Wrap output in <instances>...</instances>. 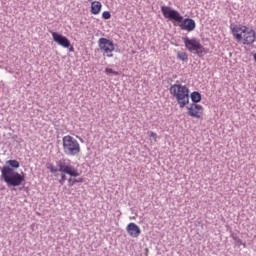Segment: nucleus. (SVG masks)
I'll list each match as a JSON object with an SVG mask.
<instances>
[{"mask_svg": "<svg viewBox=\"0 0 256 256\" xmlns=\"http://www.w3.org/2000/svg\"><path fill=\"white\" fill-rule=\"evenodd\" d=\"M98 47L100 51H103V55H105V53H113L117 44H114L113 40L109 38L101 37L98 40Z\"/></svg>", "mask_w": 256, "mask_h": 256, "instance_id": "obj_9", "label": "nucleus"}, {"mask_svg": "<svg viewBox=\"0 0 256 256\" xmlns=\"http://www.w3.org/2000/svg\"><path fill=\"white\" fill-rule=\"evenodd\" d=\"M116 53H121V49H119V47L115 46V50Z\"/></svg>", "mask_w": 256, "mask_h": 256, "instance_id": "obj_20", "label": "nucleus"}, {"mask_svg": "<svg viewBox=\"0 0 256 256\" xmlns=\"http://www.w3.org/2000/svg\"><path fill=\"white\" fill-rule=\"evenodd\" d=\"M145 251V256H149V248H146Z\"/></svg>", "mask_w": 256, "mask_h": 256, "instance_id": "obj_22", "label": "nucleus"}, {"mask_svg": "<svg viewBox=\"0 0 256 256\" xmlns=\"http://www.w3.org/2000/svg\"><path fill=\"white\" fill-rule=\"evenodd\" d=\"M105 73H106V75H116V76L120 75L119 72L113 70L112 68H106Z\"/></svg>", "mask_w": 256, "mask_h": 256, "instance_id": "obj_16", "label": "nucleus"}, {"mask_svg": "<svg viewBox=\"0 0 256 256\" xmlns=\"http://www.w3.org/2000/svg\"><path fill=\"white\" fill-rule=\"evenodd\" d=\"M1 178L8 187H21L25 183V173H19L9 166L2 167Z\"/></svg>", "mask_w": 256, "mask_h": 256, "instance_id": "obj_4", "label": "nucleus"}, {"mask_svg": "<svg viewBox=\"0 0 256 256\" xmlns=\"http://www.w3.org/2000/svg\"><path fill=\"white\" fill-rule=\"evenodd\" d=\"M126 231L130 237L137 238L141 235V228L135 222H130L126 226Z\"/></svg>", "mask_w": 256, "mask_h": 256, "instance_id": "obj_11", "label": "nucleus"}, {"mask_svg": "<svg viewBox=\"0 0 256 256\" xmlns=\"http://www.w3.org/2000/svg\"><path fill=\"white\" fill-rule=\"evenodd\" d=\"M102 18H104L105 20L111 19V12H109V11H104V12L102 13Z\"/></svg>", "mask_w": 256, "mask_h": 256, "instance_id": "obj_17", "label": "nucleus"}, {"mask_svg": "<svg viewBox=\"0 0 256 256\" xmlns=\"http://www.w3.org/2000/svg\"><path fill=\"white\" fill-rule=\"evenodd\" d=\"M230 237L235 241V246L236 247H241V245L244 247V249L247 248V243L243 242L241 238L237 235L235 232H231Z\"/></svg>", "mask_w": 256, "mask_h": 256, "instance_id": "obj_13", "label": "nucleus"}, {"mask_svg": "<svg viewBox=\"0 0 256 256\" xmlns=\"http://www.w3.org/2000/svg\"><path fill=\"white\" fill-rule=\"evenodd\" d=\"M68 49H69V51H70V52L75 51V48H74L71 44H70V46H69V48H68Z\"/></svg>", "mask_w": 256, "mask_h": 256, "instance_id": "obj_19", "label": "nucleus"}, {"mask_svg": "<svg viewBox=\"0 0 256 256\" xmlns=\"http://www.w3.org/2000/svg\"><path fill=\"white\" fill-rule=\"evenodd\" d=\"M6 166L10 167V169H19L21 167V164L17 160H8L6 161Z\"/></svg>", "mask_w": 256, "mask_h": 256, "instance_id": "obj_14", "label": "nucleus"}, {"mask_svg": "<svg viewBox=\"0 0 256 256\" xmlns=\"http://www.w3.org/2000/svg\"><path fill=\"white\" fill-rule=\"evenodd\" d=\"M182 40L187 51L197 55V57L203 58L204 55L209 53V49L205 48V46L201 44V40L197 38H189L186 36L182 37Z\"/></svg>", "mask_w": 256, "mask_h": 256, "instance_id": "obj_6", "label": "nucleus"}, {"mask_svg": "<svg viewBox=\"0 0 256 256\" xmlns=\"http://www.w3.org/2000/svg\"><path fill=\"white\" fill-rule=\"evenodd\" d=\"M170 95H173L180 107V109H183L186 107V105H189V95L190 91L189 89L182 84H173L170 88Z\"/></svg>", "mask_w": 256, "mask_h": 256, "instance_id": "obj_5", "label": "nucleus"}, {"mask_svg": "<svg viewBox=\"0 0 256 256\" xmlns=\"http://www.w3.org/2000/svg\"><path fill=\"white\" fill-rule=\"evenodd\" d=\"M106 57H113V53L110 52V53H105Z\"/></svg>", "mask_w": 256, "mask_h": 256, "instance_id": "obj_21", "label": "nucleus"}, {"mask_svg": "<svg viewBox=\"0 0 256 256\" xmlns=\"http://www.w3.org/2000/svg\"><path fill=\"white\" fill-rule=\"evenodd\" d=\"M0 163H1V159H0Z\"/></svg>", "mask_w": 256, "mask_h": 256, "instance_id": "obj_23", "label": "nucleus"}, {"mask_svg": "<svg viewBox=\"0 0 256 256\" xmlns=\"http://www.w3.org/2000/svg\"><path fill=\"white\" fill-rule=\"evenodd\" d=\"M101 9H103V4H101V2L99 1L91 2L90 13H92V15H99V13H101Z\"/></svg>", "mask_w": 256, "mask_h": 256, "instance_id": "obj_12", "label": "nucleus"}, {"mask_svg": "<svg viewBox=\"0 0 256 256\" xmlns=\"http://www.w3.org/2000/svg\"><path fill=\"white\" fill-rule=\"evenodd\" d=\"M46 168L49 169L54 177H57V173H60L58 183L61 185H65V182L68 181V187H73L74 185H77V183H83L85 181L83 178H73L79 177L81 173H79V170L73 166L70 159L61 158L56 160V166H54L53 163H47Z\"/></svg>", "mask_w": 256, "mask_h": 256, "instance_id": "obj_1", "label": "nucleus"}, {"mask_svg": "<svg viewBox=\"0 0 256 256\" xmlns=\"http://www.w3.org/2000/svg\"><path fill=\"white\" fill-rule=\"evenodd\" d=\"M49 33L52 35L53 42L60 45V47H64V49H69V47H71V41L69 38H67V36H63V34L54 32L52 30H49Z\"/></svg>", "mask_w": 256, "mask_h": 256, "instance_id": "obj_10", "label": "nucleus"}, {"mask_svg": "<svg viewBox=\"0 0 256 256\" xmlns=\"http://www.w3.org/2000/svg\"><path fill=\"white\" fill-rule=\"evenodd\" d=\"M190 99L192 101V104L186 107V109L188 110V115L190 117H195L196 119H201L202 117L199 112L203 111V107L197 103H201L203 97L201 96L199 91H194L190 94Z\"/></svg>", "mask_w": 256, "mask_h": 256, "instance_id": "obj_8", "label": "nucleus"}, {"mask_svg": "<svg viewBox=\"0 0 256 256\" xmlns=\"http://www.w3.org/2000/svg\"><path fill=\"white\" fill-rule=\"evenodd\" d=\"M177 59H179V61H183V63H187V61H189V54H187V52L178 51Z\"/></svg>", "mask_w": 256, "mask_h": 256, "instance_id": "obj_15", "label": "nucleus"}, {"mask_svg": "<svg viewBox=\"0 0 256 256\" xmlns=\"http://www.w3.org/2000/svg\"><path fill=\"white\" fill-rule=\"evenodd\" d=\"M230 29L236 41H243V45H253L256 42L255 30L237 24H231Z\"/></svg>", "mask_w": 256, "mask_h": 256, "instance_id": "obj_3", "label": "nucleus"}, {"mask_svg": "<svg viewBox=\"0 0 256 256\" xmlns=\"http://www.w3.org/2000/svg\"><path fill=\"white\" fill-rule=\"evenodd\" d=\"M161 13L164 19H168V21H172L173 23H179L180 29L182 31H195L197 27V23L193 18H183V15L179 13V11L171 8L170 6H161Z\"/></svg>", "mask_w": 256, "mask_h": 256, "instance_id": "obj_2", "label": "nucleus"}, {"mask_svg": "<svg viewBox=\"0 0 256 256\" xmlns=\"http://www.w3.org/2000/svg\"><path fill=\"white\" fill-rule=\"evenodd\" d=\"M149 137H152L153 139H157V133H155V132H150Z\"/></svg>", "mask_w": 256, "mask_h": 256, "instance_id": "obj_18", "label": "nucleus"}, {"mask_svg": "<svg viewBox=\"0 0 256 256\" xmlns=\"http://www.w3.org/2000/svg\"><path fill=\"white\" fill-rule=\"evenodd\" d=\"M63 143V152L68 157H75V155H79L81 153V145L77 139L73 138L71 135L64 136L62 138Z\"/></svg>", "mask_w": 256, "mask_h": 256, "instance_id": "obj_7", "label": "nucleus"}]
</instances>
